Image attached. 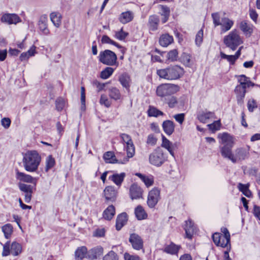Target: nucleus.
<instances>
[{
	"instance_id": "nucleus-1",
	"label": "nucleus",
	"mask_w": 260,
	"mask_h": 260,
	"mask_svg": "<svg viewBox=\"0 0 260 260\" xmlns=\"http://www.w3.org/2000/svg\"><path fill=\"white\" fill-rule=\"evenodd\" d=\"M41 161V156L36 150L27 151L23 155V166L28 172H35L39 168Z\"/></svg>"
},
{
	"instance_id": "nucleus-2",
	"label": "nucleus",
	"mask_w": 260,
	"mask_h": 260,
	"mask_svg": "<svg viewBox=\"0 0 260 260\" xmlns=\"http://www.w3.org/2000/svg\"><path fill=\"white\" fill-rule=\"evenodd\" d=\"M239 84L235 89L236 95L237 103L240 106L244 104V99L246 93V89L250 86H254V84L250 81L249 79L244 75H241L238 77Z\"/></svg>"
},
{
	"instance_id": "nucleus-3",
	"label": "nucleus",
	"mask_w": 260,
	"mask_h": 260,
	"mask_svg": "<svg viewBox=\"0 0 260 260\" xmlns=\"http://www.w3.org/2000/svg\"><path fill=\"white\" fill-rule=\"evenodd\" d=\"M184 73V69L178 65H171L166 68L157 70V74L160 78L168 80L178 79Z\"/></svg>"
},
{
	"instance_id": "nucleus-4",
	"label": "nucleus",
	"mask_w": 260,
	"mask_h": 260,
	"mask_svg": "<svg viewBox=\"0 0 260 260\" xmlns=\"http://www.w3.org/2000/svg\"><path fill=\"white\" fill-rule=\"evenodd\" d=\"M212 18L215 26H221V31L222 32L228 31L234 25V21L228 17H224L220 19L219 13H212Z\"/></svg>"
},
{
	"instance_id": "nucleus-5",
	"label": "nucleus",
	"mask_w": 260,
	"mask_h": 260,
	"mask_svg": "<svg viewBox=\"0 0 260 260\" xmlns=\"http://www.w3.org/2000/svg\"><path fill=\"white\" fill-rule=\"evenodd\" d=\"M179 90V87L177 85L165 83L159 85L156 89V94L161 98H166L176 93Z\"/></svg>"
},
{
	"instance_id": "nucleus-6",
	"label": "nucleus",
	"mask_w": 260,
	"mask_h": 260,
	"mask_svg": "<svg viewBox=\"0 0 260 260\" xmlns=\"http://www.w3.org/2000/svg\"><path fill=\"white\" fill-rule=\"evenodd\" d=\"M223 42L226 47L232 50H235L242 43V41L236 30L232 31L228 36H225Z\"/></svg>"
},
{
	"instance_id": "nucleus-7",
	"label": "nucleus",
	"mask_w": 260,
	"mask_h": 260,
	"mask_svg": "<svg viewBox=\"0 0 260 260\" xmlns=\"http://www.w3.org/2000/svg\"><path fill=\"white\" fill-rule=\"evenodd\" d=\"M167 160L162 150L157 147L150 154L149 157V162L155 166H161Z\"/></svg>"
},
{
	"instance_id": "nucleus-8",
	"label": "nucleus",
	"mask_w": 260,
	"mask_h": 260,
	"mask_svg": "<svg viewBox=\"0 0 260 260\" xmlns=\"http://www.w3.org/2000/svg\"><path fill=\"white\" fill-rule=\"evenodd\" d=\"M99 58L100 62L108 66H113L116 64L117 61L116 54L110 50L101 52Z\"/></svg>"
},
{
	"instance_id": "nucleus-9",
	"label": "nucleus",
	"mask_w": 260,
	"mask_h": 260,
	"mask_svg": "<svg viewBox=\"0 0 260 260\" xmlns=\"http://www.w3.org/2000/svg\"><path fill=\"white\" fill-rule=\"evenodd\" d=\"M212 239L214 244L217 246H220L223 248H226L229 252L231 249L230 239L223 236L222 234L218 233H215L212 235Z\"/></svg>"
},
{
	"instance_id": "nucleus-10",
	"label": "nucleus",
	"mask_w": 260,
	"mask_h": 260,
	"mask_svg": "<svg viewBox=\"0 0 260 260\" xmlns=\"http://www.w3.org/2000/svg\"><path fill=\"white\" fill-rule=\"evenodd\" d=\"M250 146H247L245 148H237L234 153V158L235 159V163L242 161L247 158L249 155Z\"/></svg>"
},
{
	"instance_id": "nucleus-11",
	"label": "nucleus",
	"mask_w": 260,
	"mask_h": 260,
	"mask_svg": "<svg viewBox=\"0 0 260 260\" xmlns=\"http://www.w3.org/2000/svg\"><path fill=\"white\" fill-rule=\"evenodd\" d=\"M160 198V191L157 188H154L149 191L148 199V206L151 208H154L158 203Z\"/></svg>"
},
{
	"instance_id": "nucleus-12",
	"label": "nucleus",
	"mask_w": 260,
	"mask_h": 260,
	"mask_svg": "<svg viewBox=\"0 0 260 260\" xmlns=\"http://www.w3.org/2000/svg\"><path fill=\"white\" fill-rule=\"evenodd\" d=\"M118 191L113 186H108L104 190L103 194L107 202H113L117 198Z\"/></svg>"
},
{
	"instance_id": "nucleus-13",
	"label": "nucleus",
	"mask_w": 260,
	"mask_h": 260,
	"mask_svg": "<svg viewBox=\"0 0 260 260\" xmlns=\"http://www.w3.org/2000/svg\"><path fill=\"white\" fill-rule=\"evenodd\" d=\"M129 242L133 248L137 250H140L143 247V241L141 237L137 234H131L129 238Z\"/></svg>"
},
{
	"instance_id": "nucleus-14",
	"label": "nucleus",
	"mask_w": 260,
	"mask_h": 260,
	"mask_svg": "<svg viewBox=\"0 0 260 260\" xmlns=\"http://www.w3.org/2000/svg\"><path fill=\"white\" fill-rule=\"evenodd\" d=\"M38 26L39 29L44 35H49L50 30L48 28V17L46 14L40 16L38 21Z\"/></svg>"
},
{
	"instance_id": "nucleus-15",
	"label": "nucleus",
	"mask_w": 260,
	"mask_h": 260,
	"mask_svg": "<svg viewBox=\"0 0 260 260\" xmlns=\"http://www.w3.org/2000/svg\"><path fill=\"white\" fill-rule=\"evenodd\" d=\"M142 189L137 184L134 183L129 188V196L132 200L139 199L142 197Z\"/></svg>"
},
{
	"instance_id": "nucleus-16",
	"label": "nucleus",
	"mask_w": 260,
	"mask_h": 260,
	"mask_svg": "<svg viewBox=\"0 0 260 260\" xmlns=\"http://www.w3.org/2000/svg\"><path fill=\"white\" fill-rule=\"evenodd\" d=\"M233 145L223 146L220 148V151L222 156L228 158L233 163H235V159L234 158V153L232 152Z\"/></svg>"
},
{
	"instance_id": "nucleus-17",
	"label": "nucleus",
	"mask_w": 260,
	"mask_h": 260,
	"mask_svg": "<svg viewBox=\"0 0 260 260\" xmlns=\"http://www.w3.org/2000/svg\"><path fill=\"white\" fill-rule=\"evenodd\" d=\"M103 252V248L101 246H98L90 249L87 253L86 257L90 260L95 259L101 256Z\"/></svg>"
},
{
	"instance_id": "nucleus-18",
	"label": "nucleus",
	"mask_w": 260,
	"mask_h": 260,
	"mask_svg": "<svg viewBox=\"0 0 260 260\" xmlns=\"http://www.w3.org/2000/svg\"><path fill=\"white\" fill-rule=\"evenodd\" d=\"M185 222L184 230L185 231L186 238L191 239L193 234L196 233L197 228L190 219H188Z\"/></svg>"
},
{
	"instance_id": "nucleus-19",
	"label": "nucleus",
	"mask_w": 260,
	"mask_h": 260,
	"mask_svg": "<svg viewBox=\"0 0 260 260\" xmlns=\"http://www.w3.org/2000/svg\"><path fill=\"white\" fill-rule=\"evenodd\" d=\"M1 20L2 22H6L9 24H16L21 21L20 18L15 14H4L2 17Z\"/></svg>"
},
{
	"instance_id": "nucleus-20",
	"label": "nucleus",
	"mask_w": 260,
	"mask_h": 260,
	"mask_svg": "<svg viewBox=\"0 0 260 260\" xmlns=\"http://www.w3.org/2000/svg\"><path fill=\"white\" fill-rule=\"evenodd\" d=\"M198 119L202 123H207L209 119L215 118L214 112L210 111H202L199 112L197 115Z\"/></svg>"
},
{
	"instance_id": "nucleus-21",
	"label": "nucleus",
	"mask_w": 260,
	"mask_h": 260,
	"mask_svg": "<svg viewBox=\"0 0 260 260\" xmlns=\"http://www.w3.org/2000/svg\"><path fill=\"white\" fill-rule=\"evenodd\" d=\"M16 178L20 181L36 184L35 178L28 174L19 172L17 170L16 171Z\"/></svg>"
},
{
	"instance_id": "nucleus-22",
	"label": "nucleus",
	"mask_w": 260,
	"mask_h": 260,
	"mask_svg": "<svg viewBox=\"0 0 260 260\" xmlns=\"http://www.w3.org/2000/svg\"><path fill=\"white\" fill-rule=\"evenodd\" d=\"M181 248V246L176 245L174 243L171 242L170 244L165 246L163 251L171 255H177L179 250Z\"/></svg>"
},
{
	"instance_id": "nucleus-23",
	"label": "nucleus",
	"mask_w": 260,
	"mask_h": 260,
	"mask_svg": "<svg viewBox=\"0 0 260 260\" xmlns=\"http://www.w3.org/2000/svg\"><path fill=\"white\" fill-rule=\"evenodd\" d=\"M118 81L123 86L126 90H129L131 79L130 76L126 73H124L120 75L118 78Z\"/></svg>"
},
{
	"instance_id": "nucleus-24",
	"label": "nucleus",
	"mask_w": 260,
	"mask_h": 260,
	"mask_svg": "<svg viewBox=\"0 0 260 260\" xmlns=\"http://www.w3.org/2000/svg\"><path fill=\"white\" fill-rule=\"evenodd\" d=\"M126 175L125 173H114L109 176V179L113 181L117 186H120Z\"/></svg>"
},
{
	"instance_id": "nucleus-25",
	"label": "nucleus",
	"mask_w": 260,
	"mask_h": 260,
	"mask_svg": "<svg viewBox=\"0 0 260 260\" xmlns=\"http://www.w3.org/2000/svg\"><path fill=\"white\" fill-rule=\"evenodd\" d=\"M127 221V214L125 213H122L118 215L116 222V229L117 231L120 230L126 224Z\"/></svg>"
},
{
	"instance_id": "nucleus-26",
	"label": "nucleus",
	"mask_w": 260,
	"mask_h": 260,
	"mask_svg": "<svg viewBox=\"0 0 260 260\" xmlns=\"http://www.w3.org/2000/svg\"><path fill=\"white\" fill-rule=\"evenodd\" d=\"M162 128L165 133L170 136L173 134L175 129V124L172 121L167 120L163 122Z\"/></svg>"
},
{
	"instance_id": "nucleus-27",
	"label": "nucleus",
	"mask_w": 260,
	"mask_h": 260,
	"mask_svg": "<svg viewBox=\"0 0 260 260\" xmlns=\"http://www.w3.org/2000/svg\"><path fill=\"white\" fill-rule=\"evenodd\" d=\"M173 36L168 34H162L159 40V44L162 47H167L173 42Z\"/></svg>"
},
{
	"instance_id": "nucleus-28",
	"label": "nucleus",
	"mask_w": 260,
	"mask_h": 260,
	"mask_svg": "<svg viewBox=\"0 0 260 260\" xmlns=\"http://www.w3.org/2000/svg\"><path fill=\"white\" fill-rule=\"evenodd\" d=\"M218 138L221 140V143L223 146L234 145L233 137L228 133H224L218 135Z\"/></svg>"
},
{
	"instance_id": "nucleus-29",
	"label": "nucleus",
	"mask_w": 260,
	"mask_h": 260,
	"mask_svg": "<svg viewBox=\"0 0 260 260\" xmlns=\"http://www.w3.org/2000/svg\"><path fill=\"white\" fill-rule=\"evenodd\" d=\"M50 18L53 25L57 28L61 24L62 16L59 12H54L50 14Z\"/></svg>"
},
{
	"instance_id": "nucleus-30",
	"label": "nucleus",
	"mask_w": 260,
	"mask_h": 260,
	"mask_svg": "<svg viewBox=\"0 0 260 260\" xmlns=\"http://www.w3.org/2000/svg\"><path fill=\"white\" fill-rule=\"evenodd\" d=\"M134 18V14L132 11H127L122 12L119 17V21L122 24H126L131 21Z\"/></svg>"
},
{
	"instance_id": "nucleus-31",
	"label": "nucleus",
	"mask_w": 260,
	"mask_h": 260,
	"mask_svg": "<svg viewBox=\"0 0 260 260\" xmlns=\"http://www.w3.org/2000/svg\"><path fill=\"white\" fill-rule=\"evenodd\" d=\"M240 29L246 35H250L253 31V25L246 21H242L239 25Z\"/></svg>"
},
{
	"instance_id": "nucleus-32",
	"label": "nucleus",
	"mask_w": 260,
	"mask_h": 260,
	"mask_svg": "<svg viewBox=\"0 0 260 260\" xmlns=\"http://www.w3.org/2000/svg\"><path fill=\"white\" fill-rule=\"evenodd\" d=\"M136 175L144 183L147 187L152 186L154 183V178L152 175L146 176L139 173H136Z\"/></svg>"
},
{
	"instance_id": "nucleus-33",
	"label": "nucleus",
	"mask_w": 260,
	"mask_h": 260,
	"mask_svg": "<svg viewBox=\"0 0 260 260\" xmlns=\"http://www.w3.org/2000/svg\"><path fill=\"white\" fill-rule=\"evenodd\" d=\"M159 19L156 15L150 16L149 18V27L150 30L155 31L157 29Z\"/></svg>"
},
{
	"instance_id": "nucleus-34",
	"label": "nucleus",
	"mask_w": 260,
	"mask_h": 260,
	"mask_svg": "<svg viewBox=\"0 0 260 260\" xmlns=\"http://www.w3.org/2000/svg\"><path fill=\"white\" fill-rule=\"evenodd\" d=\"M109 95L111 99L115 101L120 100L122 99L120 90L115 87H112L109 89Z\"/></svg>"
},
{
	"instance_id": "nucleus-35",
	"label": "nucleus",
	"mask_w": 260,
	"mask_h": 260,
	"mask_svg": "<svg viewBox=\"0 0 260 260\" xmlns=\"http://www.w3.org/2000/svg\"><path fill=\"white\" fill-rule=\"evenodd\" d=\"M161 146L167 149L172 156H174V147L172 143L163 135L162 136Z\"/></svg>"
},
{
	"instance_id": "nucleus-36",
	"label": "nucleus",
	"mask_w": 260,
	"mask_h": 260,
	"mask_svg": "<svg viewBox=\"0 0 260 260\" xmlns=\"http://www.w3.org/2000/svg\"><path fill=\"white\" fill-rule=\"evenodd\" d=\"M115 213V208L113 205L109 206L103 213V217L107 220H111Z\"/></svg>"
},
{
	"instance_id": "nucleus-37",
	"label": "nucleus",
	"mask_w": 260,
	"mask_h": 260,
	"mask_svg": "<svg viewBox=\"0 0 260 260\" xmlns=\"http://www.w3.org/2000/svg\"><path fill=\"white\" fill-rule=\"evenodd\" d=\"M36 53V47L32 46L27 52L21 53L20 60L22 61L27 60L30 57L34 56Z\"/></svg>"
},
{
	"instance_id": "nucleus-38",
	"label": "nucleus",
	"mask_w": 260,
	"mask_h": 260,
	"mask_svg": "<svg viewBox=\"0 0 260 260\" xmlns=\"http://www.w3.org/2000/svg\"><path fill=\"white\" fill-rule=\"evenodd\" d=\"M11 254L14 256L19 255L22 252V246L20 244L14 241L11 244Z\"/></svg>"
},
{
	"instance_id": "nucleus-39",
	"label": "nucleus",
	"mask_w": 260,
	"mask_h": 260,
	"mask_svg": "<svg viewBox=\"0 0 260 260\" xmlns=\"http://www.w3.org/2000/svg\"><path fill=\"white\" fill-rule=\"evenodd\" d=\"M135 213L138 220H142L147 218V214L144 208L140 205L138 206L135 210Z\"/></svg>"
},
{
	"instance_id": "nucleus-40",
	"label": "nucleus",
	"mask_w": 260,
	"mask_h": 260,
	"mask_svg": "<svg viewBox=\"0 0 260 260\" xmlns=\"http://www.w3.org/2000/svg\"><path fill=\"white\" fill-rule=\"evenodd\" d=\"M2 230L4 234L5 237L8 239L11 238L13 232V227L10 223H7L2 227Z\"/></svg>"
},
{
	"instance_id": "nucleus-41",
	"label": "nucleus",
	"mask_w": 260,
	"mask_h": 260,
	"mask_svg": "<svg viewBox=\"0 0 260 260\" xmlns=\"http://www.w3.org/2000/svg\"><path fill=\"white\" fill-rule=\"evenodd\" d=\"M148 115L149 117H157L159 116L164 115V113L153 106H150L147 111Z\"/></svg>"
},
{
	"instance_id": "nucleus-42",
	"label": "nucleus",
	"mask_w": 260,
	"mask_h": 260,
	"mask_svg": "<svg viewBox=\"0 0 260 260\" xmlns=\"http://www.w3.org/2000/svg\"><path fill=\"white\" fill-rule=\"evenodd\" d=\"M103 158L106 163H115L117 161L115 156L113 152L108 151L103 156Z\"/></svg>"
},
{
	"instance_id": "nucleus-43",
	"label": "nucleus",
	"mask_w": 260,
	"mask_h": 260,
	"mask_svg": "<svg viewBox=\"0 0 260 260\" xmlns=\"http://www.w3.org/2000/svg\"><path fill=\"white\" fill-rule=\"evenodd\" d=\"M87 248L85 247H81L78 248L75 252V257L76 260H81L87 254Z\"/></svg>"
},
{
	"instance_id": "nucleus-44",
	"label": "nucleus",
	"mask_w": 260,
	"mask_h": 260,
	"mask_svg": "<svg viewBox=\"0 0 260 260\" xmlns=\"http://www.w3.org/2000/svg\"><path fill=\"white\" fill-rule=\"evenodd\" d=\"M238 188L240 191L247 197H251L252 193L250 190L249 189V184H243L242 183H239Z\"/></svg>"
},
{
	"instance_id": "nucleus-45",
	"label": "nucleus",
	"mask_w": 260,
	"mask_h": 260,
	"mask_svg": "<svg viewBox=\"0 0 260 260\" xmlns=\"http://www.w3.org/2000/svg\"><path fill=\"white\" fill-rule=\"evenodd\" d=\"M191 56L187 53H184L181 56V62L186 67H190L192 64Z\"/></svg>"
},
{
	"instance_id": "nucleus-46",
	"label": "nucleus",
	"mask_w": 260,
	"mask_h": 260,
	"mask_svg": "<svg viewBox=\"0 0 260 260\" xmlns=\"http://www.w3.org/2000/svg\"><path fill=\"white\" fill-rule=\"evenodd\" d=\"M114 71V70L111 67H106L101 72L100 77L103 79H107L112 75Z\"/></svg>"
},
{
	"instance_id": "nucleus-47",
	"label": "nucleus",
	"mask_w": 260,
	"mask_h": 260,
	"mask_svg": "<svg viewBox=\"0 0 260 260\" xmlns=\"http://www.w3.org/2000/svg\"><path fill=\"white\" fill-rule=\"evenodd\" d=\"M55 159L51 155L48 156L46 160L45 171L48 172L49 170L51 169L55 165Z\"/></svg>"
},
{
	"instance_id": "nucleus-48",
	"label": "nucleus",
	"mask_w": 260,
	"mask_h": 260,
	"mask_svg": "<svg viewBox=\"0 0 260 260\" xmlns=\"http://www.w3.org/2000/svg\"><path fill=\"white\" fill-rule=\"evenodd\" d=\"M118 256L114 251L111 250L104 256L103 260H118Z\"/></svg>"
},
{
	"instance_id": "nucleus-49",
	"label": "nucleus",
	"mask_w": 260,
	"mask_h": 260,
	"mask_svg": "<svg viewBox=\"0 0 260 260\" xmlns=\"http://www.w3.org/2000/svg\"><path fill=\"white\" fill-rule=\"evenodd\" d=\"M101 42L103 44H110L116 46L118 48H121V46L115 41L111 40L108 36L104 35L101 39Z\"/></svg>"
},
{
	"instance_id": "nucleus-50",
	"label": "nucleus",
	"mask_w": 260,
	"mask_h": 260,
	"mask_svg": "<svg viewBox=\"0 0 260 260\" xmlns=\"http://www.w3.org/2000/svg\"><path fill=\"white\" fill-rule=\"evenodd\" d=\"M126 152L128 158L132 157L134 155L135 149L133 143L126 145Z\"/></svg>"
},
{
	"instance_id": "nucleus-51",
	"label": "nucleus",
	"mask_w": 260,
	"mask_h": 260,
	"mask_svg": "<svg viewBox=\"0 0 260 260\" xmlns=\"http://www.w3.org/2000/svg\"><path fill=\"white\" fill-rule=\"evenodd\" d=\"M128 33L124 32L123 31L122 28H121L119 31H117L115 32L114 37L118 40L122 41L124 40L126 37L127 36Z\"/></svg>"
},
{
	"instance_id": "nucleus-52",
	"label": "nucleus",
	"mask_w": 260,
	"mask_h": 260,
	"mask_svg": "<svg viewBox=\"0 0 260 260\" xmlns=\"http://www.w3.org/2000/svg\"><path fill=\"white\" fill-rule=\"evenodd\" d=\"M18 187L19 189L24 193L32 191V186L30 185L20 183L18 184Z\"/></svg>"
},
{
	"instance_id": "nucleus-53",
	"label": "nucleus",
	"mask_w": 260,
	"mask_h": 260,
	"mask_svg": "<svg viewBox=\"0 0 260 260\" xmlns=\"http://www.w3.org/2000/svg\"><path fill=\"white\" fill-rule=\"evenodd\" d=\"M11 246H10V242L7 241L4 245H3V250L2 252V255L3 256H7L9 255L11 253Z\"/></svg>"
},
{
	"instance_id": "nucleus-54",
	"label": "nucleus",
	"mask_w": 260,
	"mask_h": 260,
	"mask_svg": "<svg viewBox=\"0 0 260 260\" xmlns=\"http://www.w3.org/2000/svg\"><path fill=\"white\" fill-rule=\"evenodd\" d=\"M203 38V30L201 29L197 34L195 42L197 46H200L202 43Z\"/></svg>"
},
{
	"instance_id": "nucleus-55",
	"label": "nucleus",
	"mask_w": 260,
	"mask_h": 260,
	"mask_svg": "<svg viewBox=\"0 0 260 260\" xmlns=\"http://www.w3.org/2000/svg\"><path fill=\"white\" fill-rule=\"evenodd\" d=\"M221 57L223 59H226L232 64H234L236 60L237 59L234 55H229L223 52L220 53Z\"/></svg>"
},
{
	"instance_id": "nucleus-56",
	"label": "nucleus",
	"mask_w": 260,
	"mask_h": 260,
	"mask_svg": "<svg viewBox=\"0 0 260 260\" xmlns=\"http://www.w3.org/2000/svg\"><path fill=\"white\" fill-rule=\"evenodd\" d=\"M56 108L58 111H61L65 106V101L62 98H58L56 100Z\"/></svg>"
},
{
	"instance_id": "nucleus-57",
	"label": "nucleus",
	"mask_w": 260,
	"mask_h": 260,
	"mask_svg": "<svg viewBox=\"0 0 260 260\" xmlns=\"http://www.w3.org/2000/svg\"><path fill=\"white\" fill-rule=\"evenodd\" d=\"M177 51L176 49H174L168 52L167 58L169 60L173 61L177 59Z\"/></svg>"
},
{
	"instance_id": "nucleus-58",
	"label": "nucleus",
	"mask_w": 260,
	"mask_h": 260,
	"mask_svg": "<svg viewBox=\"0 0 260 260\" xmlns=\"http://www.w3.org/2000/svg\"><path fill=\"white\" fill-rule=\"evenodd\" d=\"M221 125L220 120L215 121L211 124H208V128L213 131L219 130Z\"/></svg>"
},
{
	"instance_id": "nucleus-59",
	"label": "nucleus",
	"mask_w": 260,
	"mask_h": 260,
	"mask_svg": "<svg viewBox=\"0 0 260 260\" xmlns=\"http://www.w3.org/2000/svg\"><path fill=\"white\" fill-rule=\"evenodd\" d=\"M100 103L101 105H104L105 107L108 108L111 105V102L108 99L107 96L105 94H102L101 96Z\"/></svg>"
},
{
	"instance_id": "nucleus-60",
	"label": "nucleus",
	"mask_w": 260,
	"mask_h": 260,
	"mask_svg": "<svg viewBox=\"0 0 260 260\" xmlns=\"http://www.w3.org/2000/svg\"><path fill=\"white\" fill-rule=\"evenodd\" d=\"M105 235V230L104 228H98L96 229L93 233V236L95 237H103Z\"/></svg>"
},
{
	"instance_id": "nucleus-61",
	"label": "nucleus",
	"mask_w": 260,
	"mask_h": 260,
	"mask_svg": "<svg viewBox=\"0 0 260 260\" xmlns=\"http://www.w3.org/2000/svg\"><path fill=\"white\" fill-rule=\"evenodd\" d=\"M173 117L180 124H182L185 119V114L180 113L175 114L173 116Z\"/></svg>"
},
{
	"instance_id": "nucleus-62",
	"label": "nucleus",
	"mask_w": 260,
	"mask_h": 260,
	"mask_svg": "<svg viewBox=\"0 0 260 260\" xmlns=\"http://www.w3.org/2000/svg\"><path fill=\"white\" fill-rule=\"evenodd\" d=\"M247 107L249 112H252L257 108V105L254 100H249L247 103Z\"/></svg>"
},
{
	"instance_id": "nucleus-63",
	"label": "nucleus",
	"mask_w": 260,
	"mask_h": 260,
	"mask_svg": "<svg viewBox=\"0 0 260 260\" xmlns=\"http://www.w3.org/2000/svg\"><path fill=\"white\" fill-rule=\"evenodd\" d=\"M124 260H141L140 257L137 255H131L128 253H125L124 254Z\"/></svg>"
},
{
	"instance_id": "nucleus-64",
	"label": "nucleus",
	"mask_w": 260,
	"mask_h": 260,
	"mask_svg": "<svg viewBox=\"0 0 260 260\" xmlns=\"http://www.w3.org/2000/svg\"><path fill=\"white\" fill-rule=\"evenodd\" d=\"M252 212L254 216L260 220V207L256 205H254Z\"/></svg>"
}]
</instances>
